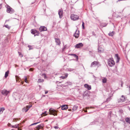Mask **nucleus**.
<instances>
[{"mask_svg": "<svg viewBox=\"0 0 130 130\" xmlns=\"http://www.w3.org/2000/svg\"><path fill=\"white\" fill-rule=\"evenodd\" d=\"M125 120L126 122L130 124V118H126L125 119Z\"/></svg>", "mask_w": 130, "mask_h": 130, "instance_id": "18", "label": "nucleus"}, {"mask_svg": "<svg viewBox=\"0 0 130 130\" xmlns=\"http://www.w3.org/2000/svg\"><path fill=\"white\" fill-rule=\"evenodd\" d=\"M14 126V125L12 126V127L13 128H14V127H13Z\"/></svg>", "mask_w": 130, "mask_h": 130, "instance_id": "51", "label": "nucleus"}, {"mask_svg": "<svg viewBox=\"0 0 130 130\" xmlns=\"http://www.w3.org/2000/svg\"><path fill=\"white\" fill-rule=\"evenodd\" d=\"M103 51V50H100V48H99L98 49V52L100 53H101Z\"/></svg>", "mask_w": 130, "mask_h": 130, "instance_id": "27", "label": "nucleus"}, {"mask_svg": "<svg viewBox=\"0 0 130 130\" xmlns=\"http://www.w3.org/2000/svg\"><path fill=\"white\" fill-rule=\"evenodd\" d=\"M32 31L31 32V33L35 35L36 33V30H32Z\"/></svg>", "mask_w": 130, "mask_h": 130, "instance_id": "25", "label": "nucleus"}, {"mask_svg": "<svg viewBox=\"0 0 130 130\" xmlns=\"http://www.w3.org/2000/svg\"><path fill=\"white\" fill-rule=\"evenodd\" d=\"M78 32L77 34L75 33L74 34V36L76 38H78L79 37V33L78 32Z\"/></svg>", "mask_w": 130, "mask_h": 130, "instance_id": "19", "label": "nucleus"}, {"mask_svg": "<svg viewBox=\"0 0 130 130\" xmlns=\"http://www.w3.org/2000/svg\"><path fill=\"white\" fill-rule=\"evenodd\" d=\"M48 92V91H45V94H46Z\"/></svg>", "mask_w": 130, "mask_h": 130, "instance_id": "47", "label": "nucleus"}, {"mask_svg": "<svg viewBox=\"0 0 130 130\" xmlns=\"http://www.w3.org/2000/svg\"><path fill=\"white\" fill-rule=\"evenodd\" d=\"M115 64V62L112 58H109L108 60V65L110 67H112Z\"/></svg>", "mask_w": 130, "mask_h": 130, "instance_id": "1", "label": "nucleus"}, {"mask_svg": "<svg viewBox=\"0 0 130 130\" xmlns=\"http://www.w3.org/2000/svg\"><path fill=\"white\" fill-rule=\"evenodd\" d=\"M55 41L57 45H59L60 43V39L57 38H55Z\"/></svg>", "mask_w": 130, "mask_h": 130, "instance_id": "13", "label": "nucleus"}, {"mask_svg": "<svg viewBox=\"0 0 130 130\" xmlns=\"http://www.w3.org/2000/svg\"><path fill=\"white\" fill-rule=\"evenodd\" d=\"M78 107L76 106H74L73 107L72 110L73 111H74L76 110L77 108Z\"/></svg>", "mask_w": 130, "mask_h": 130, "instance_id": "23", "label": "nucleus"}, {"mask_svg": "<svg viewBox=\"0 0 130 130\" xmlns=\"http://www.w3.org/2000/svg\"><path fill=\"white\" fill-rule=\"evenodd\" d=\"M15 119V120H17H17H18V119Z\"/></svg>", "mask_w": 130, "mask_h": 130, "instance_id": "54", "label": "nucleus"}, {"mask_svg": "<svg viewBox=\"0 0 130 130\" xmlns=\"http://www.w3.org/2000/svg\"><path fill=\"white\" fill-rule=\"evenodd\" d=\"M54 128L55 129H58L59 127L57 126H55L54 127Z\"/></svg>", "mask_w": 130, "mask_h": 130, "instance_id": "44", "label": "nucleus"}, {"mask_svg": "<svg viewBox=\"0 0 130 130\" xmlns=\"http://www.w3.org/2000/svg\"><path fill=\"white\" fill-rule=\"evenodd\" d=\"M7 12L8 13H9L10 14L14 12V10L11 8L10 6H7Z\"/></svg>", "mask_w": 130, "mask_h": 130, "instance_id": "3", "label": "nucleus"}, {"mask_svg": "<svg viewBox=\"0 0 130 130\" xmlns=\"http://www.w3.org/2000/svg\"><path fill=\"white\" fill-rule=\"evenodd\" d=\"M5 27L8 28V29H9L10 28V27L8 25H5Z\"/></svg>", "mask_w": 130, "mask_h": 130, "instance_id": "29", "label": "nucleus"}, {"mask_svg": "<svg viewBox=\"0 0 130 130\" xmlns=\"http://www.w3.org/2000/svg\"><path fill=\"white\" fill-rule=\"evenodd\" d=\"M19 124H16L14 125L13 127H14V128H17L19 127Z\"/></svg>", "mask_w": 130, "mask_h": 130, "instance_id": "32", "label": "nucleus"}, {"mask_svg": "<svg viewBox=\"0 0 130 130\" xmlns=\"http://www.w3.org/2000/svg\"><path fill=\"white\" fill-rule=\"evenodd\" d=\"M107 25V24H105V25H102V26H103V27H105Z\"/></svg>", "mask_w": 130, "mask_h": 130, "instance_id": "42", "label": "nucleus"}, {"mask_svg": "<svg viewBox=\"0 0 130 130\" xmlns=\"http://www.w3.org/2000/svg\"><path fill=\"white\" fill-rule=\"evenodd\" d=\"M84 86L85 88H87L88 90H90L91 89V86L88 85L87 84H85Z\"/></svg>", "mask_w": 130, "mask_h": 130, "instance_id": "14", "label": "nucleus"}, {"mask_svg": "<svg viewBox=\"0 0 130 130\" xmlns=\"http://www.w3.org/2000/svg\"><path fill=\"white\" fill-rule=\"evenodd\" d=\"M40 122L39 121V122H36V123H35L32 124L31 125H30V126H31L32 125H35L36 124H37L39 123Z\"/></svg>", "mask_w": 130, "mask_h": 130, "instance_id": "28", "label": "nucleus"}, {"mask_svg": "<svg viewBox=\"0 0 130 130\" xmlns=\"http://www.w3.org/2000/svg\"><path fill=\"white\" fill-rule=\"evenodd\" d=\"M107 79L106 78H104L102 79V82L103 83H105L106 82Z\"/></svg>", "mask_w": 130, "mask_h": 130, "instance_id": "24", "label": "nucleus"}, {"mask_svg": "<svg viewBox=\"0 0 130 130\" xmlns=\"http://www.w3.org/2000/svg\"><path fill=\"white\" fill-rule=\"evenodd\" d=\"M125 98L124 95H122L121 96V98L119 100L118 102H123L125 100Z\"/></svg>", "mask_w": 130, "mask_h": 130, "instance_id": "11", "label": "nucleus"}, {"mask_svg": "<svg viewBox=\"0 0 130 130\" xmlns=\"http://www.w3.org/2000/svg\"><path fill=\"white\" fill-rule=\"evenodd\" d=\"M68 74H66V75H65V77H66V78L68 76Z\"/></svg>", "mask_w": 130, "mask_h": 130, "instance_id": "45", "label": "nucleus"}, {"mask_svg": "<svg viewBox=\"0 0 130 130\" xmlns=\"http://www.w3.org/2000/svg\"><path fill=\"white\" fill-rule=\"evenodd\" d=\"M67 46V45H66L64 46V49H65V48H66V47Z\"/></svg>", "mask_w": 130, "mask_h": 130, "instance_id": "49", "label": "nucleus"}, {"mask_svg": "<svg viewBox=\"0 0 130 130\" xmlns=\"http://www.w3.org/2000/svg\"><path fill=\"white\" fill-rule=\"evenodd\" d=\"M99 65V62L98 61H95L92 62L91 64L90 67H96Z\"/></svg>", "mask_w": 130, "mask_h": 130, "instance_id": "5", "label": "nucleus"}, {"mask_svg": "<svg viewBox=\"0 0 130 130\" xmlns=\"http://www.w3.org/2000/svg\"><path fill=\"white\" fill-rule=\"evenodd\" d=\"M32 106L31 105L27 106L26 107H24L22 109V111L23 112L25 111V112H27L29 109Z\"/></svg>", "mask_w": 130, "mask_h": 130, "instance_id": "8", "label": "nucleus"}, {"mask_svg": "<svg viewBox=\"0 0 130 130\" xmlns=\"http://www.w3.org/2000/svg\"><path fill=\"white\" fill-rule=\"evenodd\" d=\"M89 107H88V108H88Z\"/></svg>", "mask_w": 130, "mask_h": 130, "instance_id": "55", "label": "nucleus"}, {"mask_svg": "<svg viewBox=\"0 0 130 130\" xmlns=\"http://www.w3.org/2000/svg\"><path fill=\"white\" fill-rule=\"evenodd\" d=\"M9 21V20H6V21Z\"/></svg>", "mask_w": 130, "mask_h": 130, "instance_id": "53", "label": "nucleus"}, {"mask_svg": "<svg viewBox=\"0 0 130 130\" xmlns=\"http://www.w3.org/2000/svg\"><path fill=\"white\" fill-rule=\"evenodd\" d=\"M95 123V122H91V123H90V125H92L94 124Z\"/></svg>", "mask_w": 130, "mask_h": 130, "instance_id": "43", "label": "nucleus"}, {"mask_svg": "<svg viewBox=\"0 0 130 130\" xmlns=\"http://www.w3.org/2000/svg\"><path fill=\"white\" fill-rule=\"evenodd\" d=\"M18 53L19 54V56H20L21 57H23V55L21 54V53L19 52H18Z\"/></svg>", "mask_w": 130, "mask_h": 130, "instance_id": "31", "label": "nucleus"}, {"mask_svg": "<svg viewBox=\"0 0 130 130\" xmlns=\"http://www.w3.org/2000/svg\"><path fill=\"white\" fill-rule=\"evenodd\" d=\"M5 110L4 108L2 107L0 109V113H2L3 112V111Z\"/></svg>", "mask_w": 130, "mask_h": 130, "instance_id": "22", "label": "nucleus"}, {"mask_svg": "<svg viewBox=\"0 0 130 130\" xmlns=\"http://www.w3.org/2000/svg\"><path fill=\"white\" fill-rule=\"evenodd\" d=\"M39 30L41 32L46 31L47 30V28L44 26H41L39 28Z\"/></svg>", "mask_w": 130, "mask_h": 130, "instance_id": "9", "label": "nucleus"}, {"mask_svg": "<svg viewBox=\"0 0 130 130\" xmlns=\"http://www.w3.org/2000/svg\"><path fill=\"white\" fill-rule=\"evenodd\" d=\"M61 78L62 79H64L65 78H66V77H65V76H61Z\"/></svg>", "mask_w": 130, "mask_h": 130, "instance_id": "39", "label": "nucleus"}, {"mask_svg": "<svg viewBox=\"0 0 130 130\" xmlns=\"http://www.w3.org/2000/svg\"><path fill=\"white\" fill-rule=\"evenodd\" d=\"M68 108L67 105H62L61 109L62 110H64L67 109Z\"/></svg>", "mask_w": 130, "mask_h": 130, "instance_id": "12", "label": "nucleus"}, {"mask_svg": "<svg viewBox=\"0 0 130 130\" xmlns=\"http://www.w3.org/2000/svg\"><path fill=\"white\" fill-rule=\"evenodd\" d=\"M29 71H32V70H33L32 69V68H30V69H29Z\"/></svg>", "mask_w": 130, "mask_h": 130, "instance_id": "46", "label": "nucleus"}, {"mask_svg": "<svg viewBox=\"0 0 130 130\" xmlns=\"http://www.w3.org/2000/svg\"><path fill=\"white\" fill-rule=\"evenodd\" d=\"M1 93L2 94L5 96H6L10 93V91H7L5 89H4L2 91Z\"/></svg>", "mask_w": 130, "mask_h": 130, "instance_id": "7", "label": "nucleus"}, {"mask_svg": "<svg viewBox=\"0 0 130 130\" xmlns=\"http://www.w3.org/2000/svg\"><path fill=\"white\" fill-rule=\"evenodd\" d=\"M78 32L79 33V31L78 30H76L75 32V33L76 34H77L78 32Z\"/></svg>", "mask_w": 130, "mask_h": 130, "instance_id": "41", "label": "nucleus"}, {"mask_svg": "<svg viewBox=\"0 0 130 130\" xmlns=\"http://www.w3.org/2000/svg\"><path fill=\"white\" fill-rule=\"evenodd\" d=\"M43 81V80L41 79H39L38 82L39 83H40L41 82H42Z\"/></svg>", "mask_w": 130, "mask_h": 130, "instance_id": "35", "label": "nucleus"}, {"mask_svg": "<svg viewBox=\"0 0 130 130\" xmlns=\"http://www.w3.org/2000/svg\"><path fill=\"white\" fill-rule=\"evenodd\" d=\"M84 25H85V23L83 21L82 22V26L83 28V29H85Z\"/></svg>", "mask_w": 130, "mask_h": 130, "instance_id": "30", "label": "nucleus"}, {"mask_svg": "<svg viewBox=\"0 0 130 130\" xmlns=\"http://www.w3.org/2000/svg\"><path fill=\"white\" fill-rule=\"evenodd\" d=\"M9 73V71H8L7 72H5V78H6L8 76V74Z\"/></svg>", "mask_w": 130, "mask_h": 130, "instance_id": "21", "label": "nucleus"}, {"mask_svg": "<svg viewBox=\"0 0 130 130\" xmlns=\"http://www.w3.org/2000/svg\"><path fill=\"white\" fill-rule=\"evenodd\" d=\"M111 99L110 97H109V98H108L106 100V101L107 102L111 100Z\"/></svg>", "mask_w": 130, "mask_h": 130, "instance_id": "34", "label": "nucleus"}, {"mask_svg": "<svg viewBox=\"0 0 130 130\" xmlns=\"http://www.w3.org/2000/svg\"><path fill=\"white\" fill-rule=\"evenodd\" d=\"M28 47L29 48V50L32 49L33 48L32 46H31L28 45Z\"/></svg>", "mask_w": 130, "mask_h": 130, "instance_id": "33", "label": "nucleus"}, {"mask_svg": "<svg viewBox=\"0 0 130 130\" xmlns=\"http://www.w3.org/2000/svg\"><path fill=\"white\" fill-rule=\"evenodd\" d=\"M44 127V124L42 123L41 124L37 126V127H39L40 129H43V127Z\"/></svg>", "mask_w": 130, "mask_h": 130, "instance_id": "16", "label": "nucleus"}, {"mask_svg": "<svg viewBox=\"0 0 130 130\" xmlns=\"http://www.w3.org/2000/svg\"><path fill=\"white\" fill-rule=\"evenodd\" d=\"M24 78H25V82H26V83H27V78L26 76H24Z\"/></svg>", "mask_w": 130, "mask_h": 130, "instance_id": "36", "label": "nucleus"}, {"mask_svg": "<svg viewBox=\"0 0 130 130\" xmlns=\"http://www.w3.org/2000/svg\"><path fill=\"white\" fill-rule=\"evenodd\" d=\"M115 57H116V62L118 63L120 60V58L118 56V55L117 54H115Z\"/></svg>", "mask_w": 130, "mask_h": 130, "instance_id": "15", "label": "nucleus"}, {"mask_svg": "<svg viewBox=\"0 0 130 130\" xmlns=\"http://www.w3.org/2000/svg\"><path fill=\"white\" fill-rule=\"evenodd\" d=\"M49 111L50 114L51 115H52L54 116H56L57 115V111L52 108L50 109Z\"/></svg>", "mask_w": 130, "mask_h": 130, "instance_id": "2", "label": "nucleus"}, {"mask_svg": "<svg viewBox=\"0 0 130 130\" xmlns=\"http://www.w3.org/2000/svg\"><path fill=\"white\" fill-rule=\"evenodd\" d=\"M85 112H87V110H85Z\"/></svg>", "mask_w": 130, "mask_h": 130, "instance_id": "52", "label": "nucleus"}, {"mask_svg": "<svg viewBox=\"0 0 130 130\" xmlns=\"http://www.w3.org/2000/svg\"><path fill=\"white\" fill-rule=\"evenodd\" d=\"M83 46V44L82 43H79L75 45V47L76 48H80Z\"/></svg>", "mask_w": 130, "mask_h": 130, "instance_id": "6", "label": "nucleus"}, {"mask_svg": "<svg viewBox=\"0 0 130 130\" xmlns=\"http://www.w3.org/2000/svg\"><path fill=\"white\" fill-rule=\"evenodd\" d=\"M15 77L16 79H17L18 78H19V77L18 76H15Z\"/></svg>", "mask_w": 130, "mask_h": 130, "instance_id": "48", "label": "nucleus"}, {"mask_svg": "<svg viewBox=\"0 0 130 130\" xmlns=\"http://www.w3.org/2000/svg\"><path fill=\"white\" fill-rule=\"evenodd\" d=\"M70 55L71 56H73L75 57L76 59H77V60L78 59V57L77 55H76L74 54H70Z\"/></svg>", "mask_w": 130, "mask_h": 130, "instance_id": "20", "label": "nucleus"}, {"mask_svg": "<svg viewBox=\"0 0 130 130\" xmlns=\"http://www.w3.org/2000/svg\"><path fill=\"white\" fill-rule=\"evenodd\" d=\"M71 19L73 21H75L79 19V16L76 15L72 14L71 16Z\"/></svg>", "mask_w": 130, "mask_h": 130, "instance_id": "4", "label": "nucleus"}, {"mask_svg": "<svg viewBox=\"0 0 130 130\" xmlns=\"http://www.w3.org/2000/svg\"><path fill=\"white\" fill-rule=\"evenodd\" d=\"M115 34V32L113 31H112V32H110L108 34V35L109 36H112L113 35Z\"/></svg>", "mask_w": 130, "mask_h": 130, "instance_id": "17", "label": "nucleus"}, {"mask_svg": "<svg viewBox=\"0 0 130 130\" xmlns=\"http://www.w3.org/2000/svg\"><path fill=\"white\" fill-rule=\"evenodd\" d=\"M58 14L59 15V18H61L62 17L63 15V10L62 9H60L58 10Z\"/></svg>", "mask_w": 130, "mask_h": 130, "instance_id": "10", "label": "nucleus"}, {"mask_svg": "<svg viewBox=\"0 0 130 130\" xmlns=\"http://www.w3.org/2000/svg\"><path fill=\"white\" fill-rule=\"evenodd\" d=\"M73 69H69L68 70L69 71H73Z\"/></svg>", "mask_w": 130, "mask_h": 130, "instance_id": "40", "label": "nucleus"}, {"mask_svg": "<svg viewBox=\"0 0 130 130\" xmlns=\"http://www.w3.org/2000/svg\"><path fill=\"white\" fill-rule=\"evenodd\" d=\"M40 33L39 31H37L36 30V33L35 35V36H38L39 34Z\"/></svg>", "mask_w": 130, "mask_h": 130, "instance_id": "26", "label": "nucleus"}, {"mask_svg": "<svg viewBox=\"0 0 130 130\" xmlns=\"http://www.w3.org/2000/svg\"><path fill=\"white\" fill-rule=\"evenodd\" d=\"M42 76L44 77L45 78L46 76V75L45 74H42Z\"/></svg>", "mask_w": 130, "mask_h": 130, "instance_id": "38", "label": "nucleus"}, {"mask_svg": "<svg viewBox=\"0 0 130 130\" xmlns=\"http://www.w3.org/2000/svg\"><path fill=\"white\" fill-rule=\"evenodd\" d=\"M40 129L39 127H37V126L36 127V128L35 129V130H39Z\"/></svg>", "mask_w": 130, "mask_h": 130, "instance_id": "37", "label": "nucleus"}, {"mask_svg": "<svg viewBox=\"0 0 130 130\" xmlns=\"http://www.w3.org/2000/svg\"><path fill=\"white\" fill-rule=\"evenodd\" d=\"M46 112H45L44 113H44L45 114V115H47V114H46Z\"/></svg>", "mask_w": 130, "mask_h": 130, "instance_id": "50", "label": "nucleus"}]
</instances>
